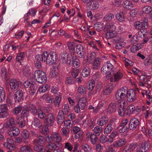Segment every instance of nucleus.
<instances>
[{
	"label": "nucleus",
	"instance_id": "nucleus-1",
	"mask_svg": "<svg viewBox=\"0 0 152 152\" xmlns=\"http://www.w3.org/2000/svg\"><path fill=\"white\" fill-rule=\"evenodd\" d=\"M127 92V88L126 87L121 88L117 91L115 97L118 103L121 104L122 103L123 104H126Z\"/></svg>",
	"mask_w": 152,
	"mask_h": 152
},
{
	"label": "nucleus",
	"instance_id": "nucleus-2",
	"mask_svg": "<svg viewBox=\"0 0 152 152\" xmlns=\"http://www.w3.org/2000/svg\"><path fill=\"white\" fill-rule=\"evenodd\" d=\"M34 76L37 81L40 83H45L47 81V77L45 73L40 70L35 71Z\"/></svg>",
	"mask_w": 152,
	"mask_h": 152
},
{
	"label": "nucleus",
	"instance_id": "nucleus-3",
	"mask_svg": "<svg viewBox=\"0 0 152 152\" xmlns=\"http://www.w3.org/2000/svg\"><path fill=\"white\" fill-rule=\"evenodd\" d=\"M47 56L45 57V61L47 64L50 65L54 63L57 59L58 56L55 52H51L49 54L46 51Z\"/></svg>",
	"mask_w": 152,
	"mask_h": 152
},
{
	"label": "nucleus",
	"instance_id": "nucleus-4",
	"mask_svg": "<svg viewBox=\"0 0 152 152\" xmlns=\"http://www.w3.org/2000/svg\"><path fill=\"white\" fill-rule=\"evenodd\" d=\"M14 96V99L16 103H19L23 101V91L21 90H18L14 94L13 91L10 92L9 96L11 97Z\"/></svg>",
	"mask_w": 152,
	"mask_h": 152
},
{
	"label": "nucleus",
	"instance_id": "nucleus-5",
	"mask_svg": "<svg viewBox=\"0 0 152 152\" xmlns=\"http://www.w3.org/2000/svg\"><path fill=\"white\" fill-rule=\"evenodd\" d=\"M55 121V116L52 113H48L45 119L44 123L47 126H50L53 125Z\"/></svg>",
	"mask_w": 152,
	"mask_h": 152
},
{
	"label": "nucleus",
	"instance_id": "nucleus-6",
	"mask_svg": "<svg viewBox=\"0 0 152 152\" xmlns=\"http://www.w3.org/2000/svg\"><path fill=\"white\" fill-rule=\"evenodd\" d=\"M61 60L63 63H66L69 66L72 64V58L69 56L67 53L64 51L60 55Z\"/></svg>",
	"mask_w": 152,
	"mask_h": 152
},
{
	"label": "nucleus",
	"instance_id": "nucleus-7",
	"mask_svg": "<svg viewBox=\"0 0 152 152\" xmlns=\"http://www.w3.org/2000/svg\"><path fill=\"white\" fill-rule=\"evenodd\" d=\"M126 95L128 101L130 102H133L136 99V91L133 89H130L128 91L127 88Z\"/></svg>",
	"mask_w": 152,
	"mask_h": 152
},
{
	"label": "nucleus",
	"instance_id": "nucleus-8",
	"mask_svg": "<svg viewBox=\"0 0 152 152\" xmlns=\"http://www.w3.org/2000/svg\"><path fill=\"white\" fill-rule=\"evenodd\" d=\"M151 147V144L148 141L142 142L139 148L140 152H148Z\"/></svg>",
	"mask_w": 152,
	"mask_h": 152
},
{
	"label": "nucleus",
	"instance_id": "nucleus-9",
	"mask_svg": "<svg viewBox=\"0 0 152 152\" xmlns=\"http://www.w3.org/2000/svg\"><path fill=\"white\" fill-rule=\"evenodd\" d=\"M113 68V65L110 61L105 63L101 68L102 72L103 74H106L110 72Z\"/></svg>",
	"mask_w": 152,
	"mask_h": 152
},
{
	"label": "nucleus",
	"instance_id": "nucleus-10",
	"mask_svg": "<svg viewBox=\"0 0 152 152\" xmlns=\"http://www.w3.org/2000/svg\"><path fill=\"white\" fill-rule=\"evenodd\" d=\"M140 122L138 119L136 118H132L129 122V127L132 130L139 127Z\"/></svg>",
	"mask_w": 152,
	"mask_h": 152
},
{
	"label": "nucleus",
	"instance_id": "nucleus-11",
	"mask_svg": "<svg viewBox=\"0 0 152 152\" xmlns=\"http://www.w3.org/2000/svg\"><path fill=\"white\" fill-rule=\"evenodd\" d=\"M20 83L14 79H11L10 81V86L11 89L14 91L17 90L19 88Z\"/></svg>",
	"mask_w": 152,
	"mask_h": 152
},
{
	"label": "nucleus",
	"instance_id": "nucleus-12",
	"mask_svg": "<svg viewBox=\"0 0 152 152\" xmlns=\"http://www.w3.org/2000/svg\"><path fill=\"white\" fill-rule=\"evenodd\" d=\"M46 140L44 137L42 136H39L37 139H34L33 141L34 144H37L42 147L46 143Z\"/></svg>",
	"mask_w": 152,
	"mask_h": 152
},
{
	"label": "nucleus",
	"instance_id": "nucleus-13",
	"mask_svg": "<svg viewBox=\"0 0 152 152\" xmlns=\"http://www.w3.org/2000/svg\"><path fill=\"white\" fill-rule=\"evenodd\" d=\"M3 145L5 148L11 150H13L15 148L13 140L11 138L7 139L6 141L4 143Z\"/></svg>",
	"mask_w": 152,
	"mask_h": 152
},
{
	"label": "nucleus",
	"instance_id": "nucleus-14",
	"mask_svg": "<svg viewBox=\"0 0 152 152\" xmlns=\"http://www.w3.org/2000/svg\"><path fill=\"white\" fill-rule=\"evenodd\" d=\"M87 7L89 9L95 10L99 8V4L98 1L94 0H91L88 4Z\"/></svg>",
	"mask_w": 152,
	"mask_h": 152
},
{
	"label": "nucleus",
	"instance_id": "nucleus-15",
	"mask_svg": "<svg viewBox=\"0 0 152 152\" xmlns=\"http://www.w3.org/2000/svg\"><path fill=\"white\" fill-rule=\"evenodd\" d=\"M87 138L91 139V141L93 145H95L97 142V138L96 135L92 132H88L86 134Z\"/></svg>",
	"mask_w": 152,
	"mask_h": 152
},
{
	"label": "nucleus",
	"instance_id": "nucleus-16",
	"mask_svg": "<svg viewBox=\"0 0 152 152\" xmlns=\"http://www.w3.org/2000/svg\"><path fill=\"white\" fill-rule=\"evenodd\" d=\"M101 58L99 57H97L93 60V61L91 62L92 64V67L93 69L96 70L99 68L101 61Z\"/></svg>",
	"mask_w": 152,
	"mask_h": 152
},
{
	"label": "nucleus",
	"instance_id": "nucleus-17",
	"mask_svg": "<svg viewBox=\"0 0 152 152\" xmlns=\"http://www.w3.org/2000/svg\"><path fill=\"white\" fill-rule=\"evenodd\" d=\"M19 133L20 131L19 129L15 126L10 128L8 132L9 135L11 137L16 136Z\"/></svg>",
	"mask_w": 152,
	"mask_h": 152
},
{
	"label": "nucleus",
	"instance_id": "nucleus-18",
	"mask_svg": "<svg viewBox=\"0 0 152 152\" xmlns=\"http://www.w3.org/2000/svg\"><path fill=\"white\" fill-rule=\"evenodd\" d=\"M26 107L28 112L34 116L37 115V109L35 105L32 104H29L27 105Z\"/></svg>",
	"mask_w": 152,
	"mask_h": 152
},
{
	"label": "nucleus",
	"instance_id": "nucleus-19",
	"mask_svg": "<svg viewBox=\"0 0 152 152\" xmlns=\"http://www.w3.org/2000/svg\"><path fill=\"white\" fill-rule=\"evenodd\" d=\"M123 77L122 73L120 72H118L114 74V78H111L110 81L113 82H117L121 79Z\"/></svg>",
	"mask_w": 152,
	"mask_h": 152
},
{
	"label": "nucleus",
	"instance_id": "nucleus-20",
	"mask_svg": "<svg viewBox=\"0 0 152 152\" xmlns=\"http://www.w3.org/2000/svg\"><path fill=\"white\" fill-rule=\"evenodd\" d=\"M124 7L127 10L131 9L134 7V5L132 1L129 0L125 1L122 4Z\"/></svg>",
	"mask_w": 152,
	"mask_h": 152
},
{
	"label": "nucleus",
	"instance_id": "nucleus-21",
	"mask_svg": "<svg viewBox=\"0 0 152 152\" xmlns=\"http://www.w3.org/2000/svg\"><path fill=\"white\" fill-rule=\"evenodd\" d=\"M52 137L53 141H54L57 143L59 144L60 142H61L62 138L60 134L57 132H52Z\"/></svg>",
	"mask_w": 152,
	"mask_h": 152
},
{
	"label": "nucleus",
	"instance_id": "nucleus-22",
	"mask_svg": "<svg viewBox=\"0 0 152 152\" xmlns=\"http://www.w3.org/2000/svg\"><path fill=\"white\" fill-rule=\"evenodd\" d=\"M116 110V107L115 103H111L107 110V113L110 114L114 113Z\"/></svg>",
	"mask_w": 152,
	"mask_h": 152
},
{
	"label": "nucleus",
	"instance_id": "nucleus-23",
	"mask_svg": "<svg viewBox=\"0 0 152 152\" xmlns=\"http://www.w3.org/2000/svg\"><path fill=\"white\" fill-rule=\"evenodd\" d=\"M47 56L46 51L44 52L41 55H37L35 57L36 61L42 62L43 61H45V57Z\"/></svg>",
	"mask_w": 152,
	"mask_h": 152
},
{
	"label": "nucleus",
	"instance_id": "nucleus-24",
	"mask_svg": "<svg viewBox=\"0 0 152 152\" xmlns=\"http://www.w3.org/2000/svg\"><path fill=\"white\" fill-rule=\"evenodd\" d=\"M8 122L4 124V127L7 128L16 125V122L14 118L10 117L7 119Z\"/></svg>",
	"mask_w": 152,
	"mask_h": 152
},
{
	"label": "nucleus",
	"instance_id": "nucleus-25",
	"mask_svg": "<svg viewBox=\"0 0 152 152\" xmlns=\"http://www.w3.org/2000/svg\"><path fill=\"white\" fill-rule=\"evenodd\" d=\"M126 140L124 138L120 139L114 142L113 145L115 147H120L125 145Z\"/></svg>",
	"mask_w": 152,
	"mask_h": 152
},
{
	"label": "nucleus",
	"instance_id": "nucleus-26",
	"mask_svg": "<svg viewBox=\"0 0 152 152\" xmlns=\"http://www.w3.org/2000/svg\"><path fill=\"white\" fill-rule=\"evenodd\" d=\"M67 45L70 51L74 54L75 52V48L77 46L76 43L74 42H68L67 43Z\"/></svg>",
	"mask_w": 152,
	"mask_h": 152
},
{
	"label": "nucleus",
	"instance_id": "nucleus-27",
	"mask_svg": "<svg viewBox=\"0 0 152 152\" xmlns=\"http://www.w3.org/2000/svg\"><path fill=\"white\" fill-rule=\"evenodd\" d=\"M57 123L61 124L63 123L64 120V117L63 110H59L57 117Z\"/></svg>",
	"mask_w": 152,
	"mask_h": 152
},
{
	"label": "nucleus",
	"instance_id": "nucleus-28",
	"mask_svg": "<svg viewBox=\"0 0 152 152\" xmlns=\"http://www.w3.org/2000/svg\"><path fill=\"white\" fill-rule=\"evenodd\" d=\"M78 102L74 107V110L75 112L78 113L80 112L81 110H84L86 106Z\"/></svg>",
	"mask_w": 152,
	"mask_h": 152
},
{
	"label": "nucleus",
	"instance_id": "nucleus-29",
	"mask_svg": "<svg viewBox=\"0 0 152 152\" xmlns=\"http://www.w3.org/2000/svg\"><path fill=\"white\" fill-rule=\"evenodd\" d=\"M16 121L20 127L23 128L25 125V121L22 117L17 116L16 117Z\"/></svg>",
	"mask_w": 152,
	"mask_h": 152
},
{
	"label": "nucleus",
	"instance_id": "nucleus-30",
	"mask_svg": "<svg viewBox=\"0 0 152 152\" xmlns=\"http://www.w3.org/2000/svg\"><path fill=\"white\" fill-rule=\"evenodd\" d=\"M117 33L115 30H110L107 32L105 34L106 38L107 39H110L116 36Z\"/></svg>",
	"mask_w": 152,
	"mask_h": 152
},
{
	"label": "nucleus",
	"instance_id": "nucleus-31",
	"mask_svg": "<svg viewBox=\"0 0 152 152\" xmlns=\"http://www.w3.org/2000/svg\"><path fill=\"white\" fill-rule=\"evenodd\" d=\"M108 121V118L106 116H103L97 121V124L100 126H102L105 124Z\"/></svg>",
	"mask_w": 152,
	"mask_h": 152
},
{
	"label": "nucleus",
	"instance_id": "nucleus-32",
	"mask_svg": "<svg viewBox=\"0 0 152 152\" xmlns=\"http://www.w3.org/2000/svg\"><path fill=\"white\" fill-rule=\"evenodd\" d=\"M81 148L85 152H91L92 147L88 144L83 143L81 145Z\"/></svg>",
	"mask_w": 152,
	"mask_h": 152
},
{
	"label": "nucleus",
	"instance_id": "nucleus-33",
	"mask_svg": "<svg viewBox=\"0 0 152 152\" xmlns=\"http://www.w3.org/2000/svg\"><path fill=\"white\" fill-rule=\"evenodd\" d=\"M20 151L21 152H34L30 146L27 145L22 146L20 148Z\"/></svg>",
	"mask_w": 152,
	"mask_h": 152
},
{
	"label": "nucleus",
	"instance_id": "nucleus-34",
	"mask_svg": "<svg viewBox=\"0 0 152 152\" xmlns=\"http://www.w3.org/2000/svg\"><path fill=\"white\" fill-rule=\"evenodd\" d=\"M31 125L33 127L39 128L42 126V124L39 119L36 118L34 119Z\"/></svg>",
	"mask_w": 152,
	"mask_h": 152
},
{
	"label": "nucleus",
	"instance_id": "nucleus-35",
	"mask_svg": "<svg viewBox=\"0 0 152 152\" xmlns=\"http://www.w3.org/2000/svg\"><path fill=\"white\" fill-rule=\"evenodd\" d=\"M35 83L32 79H30L25 81L23 83L24 86L26 88H30Z\"/></svg>",
	"mask_w": 152,
	"mask_h": 152
},
{
	"label": "nucleus",
	"instance_id": "nucleus-36",
	"mask_svg": "<svg viewBox=\"0 0 152 152\" xmlns=\"http://www.w3.org/2000/svg\"><path fill=\"white\" fill-rule=\"evenodd\" d=\"M58 70L57 68L54 67L51 69L50 73V75L52 77H56L58 74Z\"/></svg>",
	"mask_w": 152,
	"mask_h": 152
},
{
	"label": "nucleus",
	"instance_id": "nucleus-37",
	"mask_svg": "<svg viewBox=\"0 0 152 152\" xmlns=\"http://www.w3.org/2000/svg\"><path fill=\"white\" fill-rule=\"evenodd\" d=\"M136 147V145L132 144L127 145L125 148L124 151L126 152H130L133 150Z\"/></svg>",
	"mask_w": 152,
	"mask_h": 152
},
{
	"label": "nucleus",
	"instance_id": "nucleus-38",
	"mask_svg": "<svg viewBox=\"0 0 152 152\" xmlns=\"http://www.w3.org/2000/svg\"><path fill=\"white\" fill-rule=\"evenodd\" d=\"M42 98L48 102L52 103L53 101V97L48 94H44Z\"/></svg>",
	"mask_w": 152,
	"mask_h": 152
},
{
	"label": "nucleus",
	"instance_id": "nucleus-39",
	"mask_svg": "<svg viewBox=\"0 0 152 152\" xmlns=\"http://www.w3.org/2000/svg\"><path fill=\"white\" fill-rule=\"evenodd\" d=\"M116 27L114 23H107L105 27V29L107 30H115Z\"/></svg>",
	"mask_w": 152,
	"mask_h": 152
},
{
	"label": "nucleus",
	"instance_id": "nucleus-40",
	"mask_svg": "<svg viewBox=\"0 0 152 152\" xmlns=\"http://www.w3.org/2000/svg\"><path fill=\"white\" fill-rule=\"evenodd\" d=\"M135 110V106L132 104L129 105L126 109V115H130L133 113Z\"/></svg>",
	"mask_w": 152,
	"mask_h": 152
},
{
	"label": "nucleus",
	"instance_id": "nucleus-41",
	"mask_svg": "<svg viewBox=\"0 0 152 152\" xmlns=\"http://www.w3.org/2000/svg\"><path fill=\"white\" fill-rule=\"evenodd\" d=\"M118 113L119 115L121 116H124L126 114L124 105L121 106V104H120V107L118 110Z\"/></svg>",
	"mask_w": 152,
	"mask_h": 152
},
{
	"label": "nucleus",
	"instance_id": "nucleus-42",
	"mask_svg": "<svg viewBox=\"0 0 152 152\" xmlns=\"http://www.w3.org/2000/svg\"><path fill=\"white\" fill-rule=\"evenodd\" d=\"M37 115L40 119H45L47 115H46L40 109H37Z\"/></svg>",
	"mask_w": 152,
	"mask_h": 152
},
{
	"label": "nucleus",
	"instance_id": "nucleus-43",
	"mask_svg": "<svg viewBox=\"0 0 152 152\" xmlns=\"http://www.w3.org/2000/svg\"><path fill=\"white\" fill-rule=\"evenodd\" d=\"M138 34L139 37L142 38L146 37L148 35L146 28H144L141 29L138 32Z\"/></svg>",
	"mask_w": 152,
	"mask_h": 152
},
{
	"label": "nucleus",
	"instance_id": "nucleus-44",
	"mask_svg": "<svg viewBox=\"0 0 152 152\" xmlns=\"http://www.w3.org/2000/svg\"><path fill=\"white\" fill-rule=\"evenodd\" d=\"M30 88V90L29 91V94L31 96L35 94L36 92L37 91V85L35 83Z\"/></svg>",
	"mask_w": 152,
	"mask_h": 152
},
{
	"label": "nucleus",
	"instance_id": "nucleus-45",
	"mask_svg": "<svg viewBox=\"0 0 152 152\" xmlns=\"http://www.w3.org/2000/svg\"><path fill=\"white\" fill-rule=\"evenodd\" d=\"M102 85L101 84H97L96 87L94 88L93 91L92 92V94H95L99 93L102 88Z\"/></svg>",
	"mask_w": 152,
	"mask_h": 152
},
{
	"label": "nucleus",
	"instance_id": "nucleus-46",
	"mask_svg": "<svg viewBox=\"0 0 152 152\" xmlns=\"http://www.w3.org/2000/svg\"><path fill=\"white\" fill-rule=\"evenodd\" d=\"M116 16L117 19L120 22H122L125 20L124 14L123 12L117 13Z\"/></svg>",
	"mask_w": 152,
	"mask_h": 152
},
{
	"label": "nucleus",
	"instance_id": "nucleus-47",
	"mask_svg": "<svg viewBox=\"0 0 152 152\" xmlns=\"http://www.w3.org/2000/svg\"><path fill=\"white\" fill-rule=\"evenodd\" d=\"M99 140L100 142L102 143H104L106 142H108L111 143L109 140V138L107 137L106 136L102 135L100 136Z\"/></svg>",
	"mask_w": 152,
	"mask_h": 152
},
{
	"label": "nucleus",
	"instance_id": "nucleus-48",
	"mask_svg": "<svg viewBox=\"0 0 152 152\" xmlns=\"http://www.w3.org/2000/svg\"><path fill=\"white\" fill-rule=\"evenodd\" d=\"M47 147L48 149V150H55L57 147L56 145L54 142L49 143L47 145Z\"/></svg>",
	"mask_w": 152,
	"mask_h": 152
},
{
	"label": "nucleus",
	"instance_id": "nucleus-49",
	"mask_svg": "<svg viewBox=\"0 0 152 152\" xmlns=\"http://www.w3.org/2000/svg\"><path fill=\"white\" fill-rule=\"evenodd\" d=\"M90 74V70L88 67H84L83 70L82 75L84 77H87Z\"/></svg>",
	"mask_w": 152,
	"mask_h": 152
},
{
	"label": "nucleus",
	"instance_id": "nucleus-50",
	"mask_svg": "<svg viewBox=\"0 0 152 152\" xmlns=\"http://www.w3.org/2000/svg\"><path fill=\"white\" fill-rule=\"evenodd\" d=\"M102 129L98 126L94 127L93 129L94 133L97 135H99L102 131Z\"/></svg>",
	"mask_w": 152,
	"mask_h": 152
},
{
	"label": "nucleus",
	"instance_id": "nucleus-51",
	"mask_svg": "<svg viewBox=\"0 0 152 152\" xmlns=\"http://www.w3.org/2000/svg\"><path fill=\"white\" fill-rule=\"evenodd\" d=\"M5 98L4 91L3 88L0 86V102L4 100Z\"/></svg>",
	"mask_w": 152,
	"mask_h": 152
},
{
	"label": "nucleus",
	"instance_id": "nucleus-52",
	"mask_svg": "<svg viewBox=\"0 0 152 152\" xmlns=\"http://www.w3.org/2000/svg\"><path fill=\"white\" fill-rule=\"evenodd\" d=\"M152 11V8L150 6L146 5L142 9V11L146 14H148Z\"/></svg>",
	"mask_w": 152,
	"mask_h": 152
},
{
	"label": "nucleus",
	"instance_id": "nucleus-53",
	"mask_svg": "<svg viewBox=\"0 0 152 152\" xmlns=\"http://www.w3.org/2000/svg\"><path fill=\"white\" fill-rule=\"evenodd\" d=\"M135 28L137 29H142L144 28L142 23L140 21L136 22L134 23Z\"/></svg>",
	"mask_w": 152,
	"mask_h": 152
},
{
	"label": "nucleus",
	"instance_id": "nucleus-54",
	"mask_svg": "<svg viewBox=\"0 0 152 152\" xmlns=\"http://www.w3.org/2000/svg\"><path fill=\"white\" fill-rule=\"evenodd\" d=\"M77 92L80 94L83 95L86 93V90L84 86H80L78 88Z\"/></svg>",
	"mask_w": 152,
	"mask_h": 152
},
{
	"label": "nucleus",
	"instance_id": "nucleus-55",
	"mask_svg": "<svg viewBox=\"0 0 152 152\" xmlns=\"http://www.w3.org/2000/svg\"><path fill=\"white\" fill-rule=\"evenodd\" d=\"M118 134V133L116 131L113 132L109 136V140L110 143L112 142L113 141V139Z\"/></svg>",
	"mask_w": 152,
	"mask_h": 152
},
{
	"label": "nucleus",
	"instance_id": "nucleus-56",
	"mask_svg": "<svg viewBox=\"0 0 152 152\" xmlns=\"http://www.w3.org/2000/svg\"><path fill=\"white\" fill-rule=\"evenodd\" d=\"M23 107L21 106L15 107L13 110V112L14 115H17L20 113L22 110Z\"/></svg>",
	"mask_w": 152,
	"mask_h": 152
},
{
	"label": "nucleus",
	"instance_id": "nucleus-57",
	"mask_svg": "<svg viewBox=\"0 0 152 152\" xmlns=\"http://www.w3.org/2000/svg\"><path fill=\"white\" fill-rule=\"evenodd\" d=\"M21 136L23 140H26L28 139L29 136L28 132L26 130H23L22 132Z\"/></svg>",
	"mask_w": 152,
	"mask_h": 152
},
{
	"label": "nucleus",
	"instance_id": "nucleus-58",
	"mask_svg": "<svg viewBox=\"0 0 152 152\" xmlns=\"http://www.w3.org/2000/svg\"><path fill=\"white\" fill-rule=\"evenodd\" d=\"M69 132V130L65 128H63L61 130V135L64 137H66L68 134Z\"/></svg>",
	"mask_w": 152,
	"mask_h": 152
},
{
	"label": "nucleus",
	"instance_id": "nucleus-59",
	"mask_svg": "<svg viewBox=\"0 0 152 152\" xmlns=\"http://www.w3.org/2000/svg\"><path fill=\"white\" fill-rule=\"evenodd\" d=\"M114 18V15L113 14L109 13L105 16L103 18L104 20L106 21L110 20Z\"/></svg>",
	"mask_w": 152,
	"mask_h": 152
},
{
	"label": "nucleus",
	"instance_id": "nucleus-60",
	"mask_svg": "<svg viewBox=\"0 0 152 152\" xmlns=\"http://www.w3.org/2000/svg\"><path fill=\"white\" fill-rule=\"evenodd\" d=\"M113 129L112 125L111 124H108L104 129V132L108 134L111 132Z\"/></svg>",
	"mask_w": 152,
	"mask_h": 152
},
{
	"label": "nucleus",
	"instance_id": "nucleus-61",
	"mask_svg": "<svg viewBox=\"0 0 152 152\" xmlns=\"http://www.w3.org/2000/svg\"><path fill=\"white\" fill-rule=\"evenodd\" d=\"M95 86L94 81V80H91L89 82V84L88 86V90L91 91L92 92L93 90L94 89Z\"/></svg>",
	"mask_w": 152,
	"mask_h": 152
},
{
	"label": "nucleus",
	"instance_id": "nucleus-62",
	"mask_svg": "<svg viewBox=\"0 0 152 152\" xmlns=\"http://www.w3.org/2000/svg\"><path fill=\"white\" fill-rule=\"evenodd\" d=\"M64 125L65 127H66L67 129H70L72 126V124L71 123V121L70 120L65 121L64 122Z\"/></svg>",
	"mask_w": 152,
	"mask_h": 152
},
{
	"label": "nucleus",
	"instance_id": "nucleus-63",
	"mask_svg": "<svg viewBox=\"0 0 152 152\" xmlns=\"http://www.w3.org/2000/svg\"><path fill=\"white\" fill-rule=\"evenodd\" d=\"M35 145L34 147V149L35 151L39 152H43V151L45 150L44 147H40L37 144Z\"/></svg>",
	"mask_w": 152,
	"mask_h": 152
},
{
	"label": "nucleus",
	"instance_id": "nucleus-64",
	"mask_svg": "<svg viewBox=\"0 0 152 152\" xmlns=\"http://www.w3.org/2000/svg\"><path fill=\"white\" fill-rule=\"evenodd\" d=\"M105 152H116L113 145H108L105 150Z\"/></svg>",
	"mask_w": 152,
	"mask_h": 152
}]
</instances>
